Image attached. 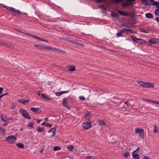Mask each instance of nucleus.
Returning a JSON list of instances; mask_svg holds the SVG:
<instances>
[{
  "label": "nucleus",
  "instance_id": "1",
  "mask_svg": "<svg viewBox=\"0 0 159 159\" xmlns=\"http://www.w3.org/2000/svg\"><path fill=\"white\" fill-rule=\"evenodd\" d=\"M16 138L13 135H10L6 138V141L9 143L12 144L16 140Z\"/></svg>",
  "mask_w": 159,
  "mask_h": 159
},
{
  "label": "nucleus",
  "instance_id": "2",
  "mask_svg": "<svg viewBox=\"0 0 159 159\" xmlns=\"http://www.w3.org/2000/svg\"><path fill=\"white\" fill-rule=\"evenodd\" d=\"M123 32H125V33H127L128 32H129L131 33H134L132 30L130 29H126V28H124L123 30H121L120 33H118L116 34V37L117 38L120 36L123 37V35L121 34Z\"/></svg>",
  "mask_w": 159,
  "mask_h": 159
},
{
  "label": "nucleus",
  "instance_id": "3",
  "mask_svg": "<svg viewBox=\"0 0 159 159\" xmlns=\"http://www.w3.org/2000/svg\"><path fill=\"white\" fill-rule=\"evenodd\" d=\"M19 112L21 114L22 116L25 118L30 119L29 113L24 109L22 108L20 109Z\"/></svg>",
  "mask_w": 159,
  "mask_h": 159
},
{
  "label": "nucleus",
  "instance_id": "4",
  "mask_svg": "<svg viewBox=\"0 0 159 159\" xmlns=\"http://www.w3.org/2000/svg\"><path fill=\"white\" fill-rule=\"evenodd\" d=\"M131 38L133 39V40L137 43H139L140 44H142L144 43L145 41L140 39H138L134 36L131 35Z\"/></svg>",
  "mask_w": 159,
  "mask_h": 159
},
{
  "label": "nucleus",
  "instance_id": "5",
  "mask_svg": "<svg viewBox=\"0 0 159 159\" xmlns=\"http://www.w3.org/2000/svg\"><path fill=\"white\" fill-rule=\"evenodd\" d=\"M135 132L139 134L140 137L143 138V129H142L136 128L135 129Z\"/></svg>",
  "mask_w": 159,
  "mask_h": 159
},
{
  "label": "nucleus",
  "instance_id": "6",
  "mask_svg": "<svg viewBox=\"0 0 159 159\" xmlns=\"http://www.w3.org/2000/svg\"><path fill=\"white\" fill-rule=\"evenodd\" d=\"M7 10H9L11 11L13 13L16 14L20 15L21 13L19 11L16 10L15 9L11 7H8L7 8Z\"/></svg>",
  "mask_w": 159,
  "mask_h": 159
},
{
  "label": "nucleus",
  "instance_id": "7",
  "mask_svg": "<svg viewBox=\"0 0 159 159\" xmlns=\"http://www.w3.org/2000/svg\"><path fill=\"white\" fill-rule=\"evenodd\" d=\"M62 104L63 106L67 109H70V107L68 104L66 98L63 99Z\"/></svg>",
  "mask_w": 159,
  "mask_h": 159
},
{
  "label": "nucleus",
  "instance_id": "8",
  "mask_svg": "<svg viewBox=\"0 0 159 159\" xmlns=\"http://www.w3.org/2000/svg\"><path fill=\"white\" fill-rule=\"evenodd\" d=\"M83 127L85 129H87L91 127V125L90 123L88 122H86L83 123Z\"/></svg>",
  "mask_w": 159,
  "mask_h": 159
},
{
  "label": "nucleus",
  "instance_id": "9",
  "mask_svg": "<svg viewBox=\"0 0 159 159\" xmlns=\"http://www.w3.org/2000/svg\"><path fill=\"white\" fill-rule=\"evenodd\" d=\"M30 110L33 112L35 113H40L41 112V110L40 108L38 107H32L30 108Z\"/></svg>",
  "mask_w": 159,
  "mask_h": 159
},
{
  "label": "nucleus",
  "instance_id": "10",
  "mask_svg": "<svg viewBox=\"0 0 159 159\" xmlns=\"http://www.w3.org/2000/svg\"><path fill=\"white\" fill-rule=\"evenodd\" d=\"M43 49H44L49 50V51H55L56 50V48H54L51 47L49 46H44L43 47Z\"/></svg>",
  "mask_w": 159,
  "mask_h": 159
},
{
  "label": "nucleus",
  "instance_id": "11",
  "mask_svg": "<svg viewBox=\"0 0 159 159\" xmlns=\"http://www.w3.org/2000/svg\"><path fill=\"white\" fill-rule=\"evenodd\" d=\"M155 85L152 83L146 82L145 88H151L154 87Z\"/></svg>",
  "mask_w": 159,
  "mask_h": 159
},
{
  "label": "nucleus",
  "instance_id": "12",
  "mask_svg": "<svg viewBox=\"0 0 159 159\" xmlns=\"http://www.w3.org/2000/svg\"><path fill=\"white\" fill-rule=\"evenodd\" d=\"M137 82L141 86L145 88L146 82L139 80L137 81Z\"/></svg>",
  "mask_w": 159,
  "mask_h": 159
},
{
  "label": "nucleus",
  "instance_id": "13",
  "mask_svg": "<svg viewBox=\"0 0 159 159\" xmlns=\"http://www.w3.org/2000/svg\"><path fill=\"white\" fill-rule=\"evenodd\" d=\"M56 131V129L54 127H52L48 131V133H50L52 132L53 133L52 136H55L56 134V133H55Z\"/></svg>",
  "mask_w": 159,
  "mask_h": 159
},
{
  "label": "nucleus",
  "instance_id": "14",
  "mask_svg": "<svg viewBox=\"0 0 159 159\" xmlns=\"http://www.w3.org/2000/svg\"><path fill=\"white\" fill-rule=\"evenodd\" d=\"M118 12L120 14L123 16H128L130 14L126 12L122 11L120 10H118Z\"/></svg>",
  "mask_w": 159,
  "mask_h": 159
},
{
  "label": "nucleus",
  "instance_id": "15",
  "mask_svg": "<svg viewBox=\"0 0 159 159\" xmlns=\"http://www.w3.org/2000/svg\"><path fill=\"white\" fill-rule=\"evenodd\" d=\"M30 101V99H19L18 101L23 104H25L26 103L29 102Z\"/></svg>",
  "mask_w": 159,
  "mask_h": 159
},
{
  "label": "nucleus",
  "instance_id": "16",
  "mask_svg": "<svg viewBox=\"0 0 159 159\" xmlns=\"http://www.w3.org/2000/svg\"><path fill=\"white\" fill-rule=\"evenodd\" d=\"M69 91H61L60 92L57 93H56V94L57 96H61V95L63 94L64 93H68Z\"/></svg>",
  "mask_w": 159,
  "mask_h": 159
},
{
  "label": "nucleus",
  "instance_id": "17",
  "mask_svg": "<svg viewBox=\"0 0 159 159\" xmlns=\"http://www.w3.org/2000/svg\"><path fill=\"white\" fill-rule=\"evenodd\" d=\"M157 41L156 40L153 39H150L148 41V44L149 45H151L152 44H155L156 43Z\"/></svg>",
  "mask_w": 159,
  "mask_h": 159
},
{
  "label": "nucleus",
  "instance_id": "18",
  "mask_svg": "<svg viewBox=\"0 0 159 159\" xmlns=\"http://www.w3.org/2000/svg\"><path fill=\"white\" fill-rule=\"evenodd\" d=\"M4 46L10 48H13V46L12 44L9 43H4Z\"/></svg>",
  "mask_w": 159,
  "mask_h": 159
},
{
  "label": "nucleus",
  "instance_id": "19",
  "mask_svg": "<svg viewBox=\"0 0 159 159\" xmlns=\"http://www.w3.org/2000/svg\"><path fill=\"white\" fill-rule=\"evenodd\" d=\"M132 156L135 159H139V154L134 153V152L132 153Z\"/></svg>",
  "mask_w": 159,
  "mask_h": 159
},
{
  "label": "nucleus",
  "instance_id": "20",
  "mask_svg": "<svg viewBox=\"0 0 159 159\" xmlns=\"http://www.w3.org/2000/svg\"><path fill=\"white\" fill-rule=\"evenodd\" d=\"M41 96L43 98L48 100H50V98H48L47 96L45 95V94H41Z\"/></svg>",
  "mask_w": 159,
  "mask_h": 159
},
{
  "label": "nucleus",
  "instance_id": "21",
  "mask_svg": "<svg viewBox=\"0 0 159 159\" xmlns=\"http://www.w3.org/2000/svg\"><path fill=\"white\" fill-rule=\"evenodd\" d=\"M145 16L146 17L148 18H152L153 17L151 13H146L145 14Z\"/></svg>",
  "mask_w": 159,
  "mask_h": 159
},
{
  "label": "nucleus",
  "instance_id": "22",
  "mask_svg": "<svg viewBox=\"0 0 159 159\" xmlns=\"http://www.w3.org/2000/svg\"><path fill=\"white\" fill-rule=\"evenodd\" d=\"M44 128L43 127H40L39 126H38L37 127L36 129V130L39 132H41L43 131Z\"/></svg>",
  "mask_w": 159,
  "mask_h": 159
},
{
  "label": "nucleus",
  "instance_id": "23",
  "mask_svg": "<svg viewBox=\"0 0 159 159\" xmlns=\"http://www.w3.org/2000/svg\"><path fill=\"white\" fill-rule=\"evenodd\" d=\"M1 118L3 121H6L7 120V116L4 114H3L1 115Z\"/></svg>",
  "mask_w": 159,
  "mask_h": 159
},
{
  "label": "nucleus",
  "instance_id": "24",
  "mask_svg": "<svg viewBox=\"0 0 159 159\" xmlns=\"http://www.w3.org/2000/svg\"><path fill=\"white\" fill-rule=\"evenodd\" d=\"M142 99L145 101L148 102H153L154 101L150 99H148L143 98H142Z\"/></svg>",
  "mask_w": 159,
  "mask_h": 159
},
{
  "label": "nucleus",
  "instance_id": "25",
  "mask_svg": "<svg viewBox=\"0 0 159 159\" xmlns=\"http://www.w3.org/2000/svg\"><path fill=\"white\" fill-rule=\"evenodd\" d=\"M42 125L45 126L47 127H51L52 126V125H51L45 122L42 123Z\"/></svg>",
  "mask_w": 159,
  "mask_h": 159
},
{
  "label": "nucleus",
  "instance_id": "26",
  "mask_svg": "<svg viewBox=\"0 0 159 159\" xmlns=\"http://www.w3.org/2000/svg\"><path fill=\"white\" fill-rule=\"evenodd\" d=\"M6 132V130L2 128H0V133L2 134H4Z\"/></svg>",
  "mask_w": 159,
  "mask_h": 159
},
{
  "label": "nucleus",
  "instance_id": "27",
  "mask_svg": "<svg viewBox=\"0 0 159 159\" xmlns=\"http://www.w3.org/2000/svg\"><path fill=\"white\" fill-rule=\"evenodd\" d=\"M140 32L145 33H148L149 32V30H145L143 28H141L140 30Z\"/></svg>",
  "mask_w": 159,
  "mask_h": 159
},
{
  "label": "nucleus",
  "instance_id": "28",
  "mask_svg": "<svg viewBox=\"0 0 159 159\" xmlns=\"http://www.w3.org/2000/svg\"><path fill=\"white\" fill-rule=\"evenodd\" d=\"M124 156L126 158H127L129 156V153L127 152H125L123 154Z\"/></svg>",
  "mask_w": 159,
  "mask_h": 159
},
{
  "label": "nucleus",
  "instance_id": "29",
  "mask_svg": "<svg viewBox=\"0 0 159 159\" xmlns=\"http://www.w3.org/2000/svg\"><path fill=\"white\" fill-rule=\"evenodd\" d=\"M34 46L39 49H42L43 48V47L42 45L39 44H35Z\"/></svg>",
  "mask_w": 159,
  "mask_h": 159
},
{
  "label": "nucleus",
  "instance_id": "30",
  "mask_svg": "<svg viewBox=\"0 0 159 159\" xmlns=\"http://www.w3.org/2000/svg\"><path fill=\"white\" fill-rule=\"evenodd\" d=\"M67 148L70 151H73V147L72 145L68 146Z\"/></svg>",
  "mask_w": 159,
  "mask_h": 159
},
{
  "label": "nucleus",
  "instance_id": "31",
  "mask_svg": "<svg viewBox=\"0 0 159 159\" xmlns=\"http://www.w3.org/2000/svg\"><path fill=\"white\" fill-rule=\"evenodd\" d=\"M75 66H70L69 69V70L70 71H74L75 70Z\"/></svg>",
  "mask_w": 159,
  "mask_h": 159
},
{
  "label": "nucleus",
  "instance_id": "32",
  "mask_svg": "<svg viewBox=\"0 0 159 159\" xmlns=\"http://www.w3.org/2000/svg\"><path fill=\"white\" fill-rule=\"evenodd\" d=\"M98 123L100 125H105V122L102 120H98Z\"/></svg>",
  "mask_w": 159,
  "mask_h": 159
},
{
  "label": "nucleus",
  "instance_id": "33",
  "mask_svg": "<svg viewBox=\"0 0 159 159\" xmlns=\"http://www.w3.org/2000/svg\"><path fill=\"white\" fill-rule=\"evenodd\" d=\"M16 146L19 148H24V146L21 143H18L16 144Z\"/></svg>",
  "mask_w": 159,
  "mask_h": 159
},
{
  "label": "nucleus",
  "instance_id": "34",
  "mask_svg": "<svg viewBox=\"0 0 159 159\" xmlns=\"http://www.w3.org/2000/svg\"><path fill=\"white\" fill-rule=\"evenodd\" d=\"M111 16L112 17H116L117 16V14L113 12V11H111Z\"/></svg>",
  "mask_w": 159,
  "mask_h": 159
},
{
  "label": "nucleus",
  "instance_id": "35",
  "mask_svg": "<svg viewBox=\"0 0 159 159\" xmlns=\"http://www.w3.org/2000/svg\"><path fill=\"white\" fill-rule=\"evenodd\" d=\"M61 149L58 146L54 147L53 148V149L54 151H56L59 150Z\"/></svg>",
  "mask_w": 159,
  "mask_h": 159
},
{
  "label": "nucleus",
  "instance_id": "36",
  "mask_svg": "<svg viewBox=\"0 0 159 159\" xmlns=\"http://www.w3.org/2000/svg\"><path fill=\"white\" fill-rule=\"evenodd\" d=\"M152 5H155V6L158 5V7L159 6V2L155 1L152 3Z\"/></svg>",
  "mask_w": 159,
  "mask_h": 159
},
{
  "label": "nucleus",
  "instance_id": "37",
  "mask_svg": "<svg viewBox=\"0 0 159 159\" xmlns=\"http://www.w3.org/2000/svg\"><path fill=\"white\" fill-rule=\"evenodd\" d=\"M154 132L155 133H157L158 132V129L157 128V126L156 125H154Z\"/></svg>",
  "mask_w": 159,
  "mask_h": 159
},
{
  "label": "nucleus",
  "instance_id": "38",
  "mask_svg": "<svg viewBox=\"0 0 159 159\" xmlns=\"http://www.w3.org/2000/svg\"><path fill=\"white\" fill-rule=\"evenodd\" d=\"M125 104L128 107H129L131 106V104L128 101L125 102Z\"/></svg>",
  "mask_w": 159,
  "mask_h": 159
},
{
  "label": "nucleus",
  "instance_id": "39",
  "mask_svg": "<svg viewBox=\"0 0 159 159\" xmlns=\"http://www.w3.org/2000/svg\"><path fill=\"white\" fill-rule=\"evenodd\" d=\"M80 99L81 100H84L85 99V98L83 96H80L79 97Z\"/></svg>",
  "mask_w": 159,
  "mask_h": 159
},
{
  "label": "nucleus",
  "instance_id": "40",
  "mask_svg": "<svg viewBox=\"0 0 159 159\" xmlns=\"http://www.w3.org/2000/svg\"><path fill=\"white\" fill-rule=\"evenodd\" d=\"M33 123L32 122L30 123L28 125V126L29 127H33Z\"/></svg>",
  "mask_w": 159,
  "mask_h": 159
},
{
  "label": "nucleus",
  "instance_id": "41",
  "mask_svg": "<svg viewBox=\"0 0 159 159\" xmlns=\"http://www.w3.org/2000/svg\"><path fill=\"white\" fill-rule=\"evenodd\" d=\"M15 107V105L14 104H12L11 105L10 108L11 109H13Z\"/></svg>",
  "mask_w": 159,
  "mask_h": 159
},
{
  "label": "nucleus",
  "instance_id": "42",
  "mask_svg": "<svg viewBox=\"0 0 159 159\" xmlns=\"http://www.w3.org/2000/svg\"><path fill=\"white\" fill-rule=\"evenodd\" d=\"M155 13L158 16H159V9H156L155 11Z\"/></svg>",
  "mask_w": 159,
  "mask_h": 159
},
{
  "label": "nucleus",
  "instance_id": "43",
  "mask_svg": "<svg viewBox=\"0 0 159 159\" xmlns=\"http://www.w3.org/2000/svg\"><path fill=\"white\" fill-rule=\"evenodd\" d=\"M76 44L77 45L79 46H84V45H83V44H82V43H76Z\"/></svg>",
  "mask_w": 159,
  "mask_h": 159
},
{
  "label": "nucleus",
  "instance_id": "44",
  "mask_svg": "<svg viewBox=\"0 0 159 159\" xmlns=\"http://www.w3.org/2000/svg\"><path fill=\"white\" fill-rule=\"evenodd\" d=\"M30 36H32V37H34V38H35L37 39H39V37H37V36H36L32 35H30Z\"/></svg>",
  "mask_w": 159,
  "mask_h": 159
},
{
  "label": "nucleus",
  "instance_id": "45",
  "mask_svg": "<svg viewBox=\"0 0 159 159\" xmlns=\"http://www.w3.org/2000/svg\"><path fill=\"white\" fill-rule=\"evenodd\" d=\"M30 36H32V37H34V38H35L37 39H39V37H37V36H36L32 35H30Z\"/></svg>",
  "mask_w": 159,
  "mask_h": 159
},
{
  "label": "nucleus",
  "instance_id": "46",
  "mask_svg": "<svg viewBox=\"0 0 159 159\" xmlns=\"http://www.w3.org/2000/svg\"><path fill=\"white\" fill-rule=\"evenodd\" d=\"M117 2L119 3L121 2L123 0H114Z\"/></svg>",
  "mask_w": 159,
  "mask_h": 159
},
{
  "label": "nucleus",
  "instance_id": "47",
  "mask_svg": "<svg viewBox=\"0 0 159 159\" xmlns=\"http://www.w3.org/2000/svg\"><path fill=\"white\" fill-rule=\"evenodd\" d=\"M90 115L89 114H87L85 115V116L87 118H88V119H89V117Z\"/></svg>",
  "mask_w": 159,
  "mask_h": 159
},
{
  "label": "nucleus",
  "instance_id": "48",
  "mask_svg": "<svg viewBox=\"0 0 159 159\" xmlns=\"http://www.w3.org/2000/svg\"><path fill=\"white\" fill-rule=\"evenodd\" d=\"M153 103L159 104V101H154Z\"/></svg>",
  "mask_w": 159,
  "mask_h": 159
},
{
  "label": "nucleus",
  "instance_id": "49",
  "mask_svg": "<svg viewBox=\"0 0 159 159\" xmlns=\"http://www.w3.org/2000/svg\"><path fill=\"white\" fill-rule=\"evenodd\" d=\"M143 159H150L148 157L145 156L143 157Z\"/></svg>",
  "mask_w": 159,
  "mask_h": 159
},
{
  "label": "nucleus",
  "instance_id": "50",
  "mask_svg": "<svg viewBox=\"0 0 159 159\" xmlns=\"http://www.w3.org/2000/svg\"><path fill=\"white\" fill-rule=\"evenodd\" d=\"M92 157L91 156H86V159H90Z\"/></svg>",
  "mask_w": 159,
  "mask_h": 159
},
{
  "label": "nucleus",
  "instance_id": "51",
  "mask_svg": "<svg viewBox=\"0 0 159 159\" xmlns=\"http://www.w3.org/2000/svg\"><path fill=\"white\" fill-rule=\"evenodd\" d=\"M3 90V89L2 88L0 87V93H2V91Z\"/></svg>",
  "mask_w": 159,
  "mask_h": 159
},
{
  "label": "nucleus",
  "instance_id": "52",
  "mask_svg": "<svg viewBox=\"0 0 159 159\" xmlns=\"http://www.w3.org/2000/svg\"><path fill=\"white\" fill-rule=\"evenodd\" d=\"M4 43L3 42L0 41V45H3L4 46Z\"/></svg>",
  "mask_w": 159,
  "mask_h": 159
},
{
  "label": "nucleus",
  "instance_id": "53",
  "mask_svg": "<svg viewBox=\"0 0 159 159\" xmlns=\"http://www.w3.org/2000/svg\"><path fill=\"white\" fill-rule=\"evenodd\" d=\"M41 121V120H39V119L36 120V122L39 123Z\"/></svg>",
  "mask_w": 159,
  "mask_h": 159
},
{
  "label": "nucleus",
  "instance_id": "54",
  "mask_svg": "<svg viewBox=\"0 0 159 159\" xmlns=\"http://www.w3.org/2000/svg\"><path fill=\"white\" fill-rule=\"evenodd\" d=\"M37 93V94L39 96H41V94H43L42 93H41V92H38Z\"/></svg>",
  "mask_w": 159,
  "mask_h": 159
},
{
  "label": "nucleus",
  "instance_id": "55",
  "mask_svg": "<svg viewBox=\"0 0 159 159\" xmlns=\"http://www.w3.org/2000/svg\"><path fill=\"white\" fill-rule=\"evenodd\" d=\"M126 1L129 2H131L134 1V0H126Z\"/></svg>",
  "mask_w": 159,
  "mask_h": 159
},
{
  "label": "nucleus",
  "instance_id": "56",
  "mask_svg": "<svg viewBox=\"0 0 159 159\" xmlns=\"http://www.w3.org/2000/svg\"><path fill=\"white\" fill-rule=\"evenodd\" d=\"M156 20L158 21V22H159V18L158 17H156Z\"/></svg>",
  "mask_w": 159,
  "mask_h": 159
},
{
  "label": "nucleus",
  "instance_id": "57",
  "mask_svg": "<svg viewBox=\"0 0 159 159\" xmlns=\"http://www.w3.org/2000/svg\"><path fill=\"white\" fill-rule=\"evenodd\" d=\"M103 0H98L97 1V2H101Z\"/></svg>",
  "mask_w": 159,
  "mask_h": 159
},
{
  "label": "nucleus",
  "instance_id": "58",
  "mask_svg": "<svg viewBox=\"0 0 159 159\" xmlns=\"http://www.w3.org/2000/svg\"><path fill=\"white\" fill-rule=\"evenodd\" d=\"M48 119V117L46 118H45V121H47Z\"/></svg>",
  "mask_w": 159,
  "mask_h": 159
},
{
  "label": "nucleus",
  "instance_id": "59",
  "mask_svg": "<svg viewBox=\"0 0 159 159\" xmlns=\"http://www.w3.org/2000/svg\"><path fill=\"white\" fill-rule=\"evenodd\" d=\"M39 39L40 40H41V41H44V40H43V39H40V38H39Z\"/></svg>",
  "mask_w": 159,
  "mask_h": 159
},
{
  "label": "nucleus",
  "instance_id": "60",
  "mask_svg": "<svg viewBox=\"0 0 159 159\" xmlns=\"http://www.w3.org/2000/svg\"><path fill=\"white\" fill-rule=\"evenodd\" d=\"M8 120H13V119H12V118H9V119H8Z\"/></svg>",
  "mask_w": 159,
  "mask_h": 159
},
{
  "label": "nucleus",
  "instance_id": "61",
  "mask_svg": "<svg viewBox=\"0 0 159 159\" xmlns=\"http://www.w3.org/2000/svg\"><path fill=\"white\" fill-rule=\"evenodd\" d=\"M151 2H153L154 0H149Z\"/></svg>",
  "mask_w": 159,
  "mask_h": 159
},
{
  "label": "nucleus",
  "instance_id": "62",
  "mask_svg": "<svg viewBox=\"0 0 159 159\" xmlns=\"http://www.w3.org/2000/svg\"><path fill=\"white\" fill-rule=\"evenodd\" d=\"M3 96V95H0V98H1L2 97V96Z\"/></svg>",
  "mask_w": 159,
  "mask_h": 159
},
{
  "label": "nucleus",
  "instance_id": "63",
  "mask_svg": "<svg viewBox=\"0 0 159 159\" xmlns=\"http://www.w3.org/2000/svg\"><path fill=\"white\" fill-rule=\"evenodd\" d=\"M139 149V148H137L136 150H135V151H134V152H135L137 150Z\"/></svg>",
  "mask_w": 159,
  "mask_h": 159
},
{
  "label": "nucleus",
  "instance_id": "64",
  "mask_svg": "<svg viewBox=\"0 0 159 159\" xmlns=\"http://www.w3.org/2000/svg\"><path fill=\"white\" fill-rule=\"evenodd\" d=\"M44 41H45V42H48V41L47 40H44Z\"/></svg>",
  "mask_w": 159,
  "mask_h": 159
}]
</instances>
